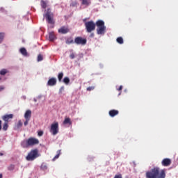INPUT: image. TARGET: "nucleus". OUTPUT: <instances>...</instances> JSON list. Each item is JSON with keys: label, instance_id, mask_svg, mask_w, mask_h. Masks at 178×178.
Returning <instances> with one entry per match:
<instances>
[{"label": "nucleus", "instance_id": "nucleus-1", "mask_svg": "<svg viewBox=\"0 0 178 178\" xmlns=\"http://www.w3.org/2000/svg\"><path fill=\"white\" fill-rule=\"evenodd\" d=\"M95 26H97V34L99 35H102L105 34V31H106V26H105V22L101 19H99L94 22V21H88L85 22V27L86 29L87 33H91L95 30Z\"/></svg>", "mask_w": 178, "mask_h": 178}, {"label": "nucleus", "instance_id": "nucleus-2", "mask_svg": "<svg viewBox=\"0 0 178 178\" xmlns=\"http://www.w3.org/2000/svg\"><path fill=\"white\" fill-rule=\"evenodd\" d=\"M166 173L165 170L159 169L158 167H155L146 172V178H165Z\"/></svg>", "mask_w": 178, "mask_h": 178}, {"label": "nucleus", "instance_id": "nucleus-3", "mask_svg": "<svg viewBox=\"0 0 178 178\" xmlns=\"http://www.w3.org/2000/svg\"><path fill=\"white\" fill-rule=\"evenodd\" d=\"M36 158H38V149L31 150L26 156V161H34Z\"/></svg>", "mask_w": 178, "mask_h": 178}, {"label": "nucleus", "instance_id": "nucleus-4", "mask_svg": "<svg viewBox=\"0 0 178 178\" xmlns=\"http://www.w3.org/2000/svg\"><path fill=\"white\" fill-rule=\"evenodd\" d=\"M47 22L49 24H54L55 21H54V14L51 12V9L48 8L46 14L44 15Z\"/></svg>", "mask_w": 178, "mask_h": 178}, {"label": "nucleus", "instance_id": "nucleus-5", "mask_svg": "<svg viewBox=\"0 0 178 178\" xmlns=\"http://www.w3.org/2000/svg\"><path fill=\"white\" fill-rule=\"evenodd\" d=\"M50 133H51L53 136H56V134L59 133V123L55 122L51 124Z\"/></svg>", "mask_w": 178, "mask_h": 178}, {"label": "nucleus", "instance_id": "nucleus-6", "mask_svg": "<svg viewBox=\"0 0 178 178\" xmlns=\"http://www.w3.org/2000/svg\"><path fill=\"white\" fill-rule=\"evenodd\" d=\"M38 144H40V140L35 138L31 137L26 140V147H33Z\"/></svg>", "mask_w": 178, "mask_h": 178}, {"label": "nucleus", "instance_id": "nucleus-7", "mask_svg": "<svg viewBox=\"0 0 178 178\" xmlns=\"http://www.w3.org/2000/svg\"><path fill=\"white\" fill-rule=\"evenodd\" d=\"M74 43L77 45H86V44H87V39L81 37H76L74 39Z\"/></svg>", "mask_w": 178, "mask_h": 178}, {"label": "nucleus", "instance_id": "nucleus-8", "mask_svg": "<svg viewBox=\"0 0 178 178\" xmlns=\"http://www.w3.org/2000/svg\"><path fill=\"white\" fill-rule=\"evenodd\" d=\"M70 31V29H69V27L63 26L58 29V33L60 34H67Z\"/></svg>", "mask_w": 178, "mask_h": 178}, {"label": "nucleus", "instance_id": "nucleus-9", "mask_svg": "<svg viewBox=\"0 0 178 178\" xmlns=\"http://www.w3.org/2000/svg\"><path fill=\"white\" fill-rule=\"evenodd\" d=\"M1 119L5 121V123H9L10 120L13 119V114H6L2 116Z\"/></svg>", "mask_w": 178, "mask_h": 178}, {"label": "nucleus", "instance_id": "nucleus-10", "mask_svg": "<svg viewBox=\"0 0 178 178\" xmlns=\"http://www.w3.org/2000/svg\"><path fill=\"white\" fill-rule=\"evenodd\" d=\"M162 166L168 167L172 165V160L170 159H163L161 161Z\"/></svg>", "mask_w": 178, "mask_h": 178}, {"label": "nucleus", "instance_id": "nucleus-11", "mask_svg": "<svg viewBox=\"0 0 178 178\" xmlns=\"http://www.w3.org/2000/svg\"><path fill=\"white\" fill-rule=\"evenodd\" d=\"M47 86L50 87H54V86H56V78H50L47 82Z\"/></svg>", "mask_w": 178, "mask_h": 178}, {"label": "nucleus", "instance_id": "nucleus-12", "mask_svg": "<svg viewBox=\"0 0 178 178\" xmlns=\"http://www.w3.org/2000/svg\"><path fill=\"white\" fill-rule=\"evenodd\" d=\"M108 115L111 117V118H115V116L119 115V111L118 110H111L108 113Z\"/></svg>", "mask_w": 178, "mask_h": 178}, {"label": "nucleus", "instance_id": "nucleus-13", "mask_svg": "<svg viewBox=\"0 0 178 178\" xmlns=\"http://www.w3.org/2000/svg\"><path fill=\"white\" fill-rule=\"evenodd\" d=\"M25 119H28L30 120L31 119V111L30 110H27L24 114Z\"/></svg>", "mask_w": 178, "mask_h": 178}, {"label": "nucleus", "instance_id": "nucleus-14", "mask_svg": "<svg viewBox=\"0 0 178 178\" xmlns=\"http://www.w3.org/2000/svg\"><path fill=\"white\" fill-rule=\"evenodd\" d=\"M19 51L22 54V55H23L24 56H27V50L26 49V48L22 47L19 49Z\"/></svg>", "mask_w": 178, "mask_h": 178}, {"label": "nucleus", "instance_id": "nucleus-15", "mask_svg": "<svg viewBox=\"0 0 178 178\" xmlns=\"http://www.w3.org/2000/svg\"><path fill=\"white\" fill-rule=\"evenodd\" d=\"M55 38H56V37L55 36V33H54V32H51L49 34V39L50 41H54L55 40Z\"/></svg>", "mask_w": 178, "mask_h": 178}, {"label": "nucleus", "instance_id": "nucleus-16", "mask_svg": "<svg viewBox=\"0 0 178 178\" xmlns=\"http://www.w3.org/2000/svg\"><path fill=\"white\" fill-rule=\"evenodd\" d=\"M63 124H72V120L69 118H65L63 121Z\"/></svg>", "mask_w": 178, "mask_h": 178}, {"label": "nucleus", "instance_id": "nucleus-17", "mask_svg": "<svg viewBox=\"0 0 178 178\" xmlns=\"http://www.w3.org/2000/svg\"><path fill=\"white\" fill-rule=\"evenodd\" d=\"M82 4L86 5V6H89V5H91V1L90 0H81Z\"/></svg>", "mask_w": 178, "mask_h": 178}, {"label": "nucleus", "instance_id": "nucleus-18", "mask_svg": "<svg viewBox=\"0 0 178 178\" xmlns=\"http://www.w3.org/2000/svg\"><path fill=\"white\" fill-rule=\"evenodd\" d=\"M63 81L65 84H66V86H67L69 83H70V79H69L67 76H65L64 77Z\"/></svg>", "mask_w": 178, "mask_h": 178}, {"label": "nucleus", "instance_id": "nucleus-19", "mask_svg": "<svg viewBox=\"0 0 178 178\" xmlns=\"http://www.w3.org/2000/svg\"><path fill=\"white\" fill-rule=\"evenodd\" d=\"M5 38V33H0V44H2L3 39Z\"/></svg>", "mask_w": 178, "mask_h": 178}, {"label": "nucleus", "instance_id": "nucleus-20", "mask_svg": "<svg viewBox=\"0 0 178 178\" xmlns=\"http://www.w3.org/2000/svg\"><path fill=\"white\" fill-rule=\"evenodd\" d=\"M8 128H9L8 122H4L3 124V130L4 131H6V130H8Z\"/></svg>", "mask_w": 178, "mask_h": 178}, {"label": "nucleus", "instance_id": "nucleus-21", "mask_svg": "<svg viewBox=\"0 0 178 178\" xmlns=\"http://www.w3.org/2000/svg\"><path fill=\"white\" fill-rule=\"evenodd\" d=\"M58 81L60 83L62 81V79H63V72L58 73Z\"/></svg>", "mask_w": 178, "mask_h": 178}, {"label": "nucleus", "instance_id": "nucleus-22", "mask_svg": "<svg viewBox=\"0 0 178 178\" xmlns=\"http://www.w3.org/2000/svg\"><path fill=\"white\" fill-rule=\"evenodd\" d=\"M23 126V122L19 120L16 125L17 129H20Z\"/></svg>", "mask_w": 178, "mask_h": 178}, {"label": "nucleus", "instance_id": "nucleus-23", "mask_svg": "<svg viewBox=\"0 0 178 178\" xmlns=\"http://www.w3.org/2000/svg\"><path fill=\"white\" fill-rule=\"evenodd\" d=\"M6 73H8V70H6V69H2L0 71L1 76H5V74H6Z\"/></svg>", "mask_w": 178, "mask_h": 178}, {"label": "nucleus", "instance_id": "nucleus-24", "mask_svg": "<svg viewBox=\"0 0 178 178\" xmlns=\"http://www.w3.org/2000/svg\"><path fill=\"white\" fill-rule=\"evenodd\" d=\"M118 44H123L124 41H123V38L122 37H118L116 40Z\"/></svg>", "mask_w": 178, "mask_h": 178}, {"label": "nucleus", "instance_id": "nucleus-25", "mask_svg": "<svg viewBox=\"0 0 178 178\" xmlns=\"http://www.w3.org/2000/svg\"><path fill=\"white\" fill-rule=\"evenodd\" d=\"M66 44H74V40H73V39H72V38H68L66 40Z\"/></svg>", "mask_w": 178, "mask_h": 178}, {"label": "nucleus", "instance_id": "nucleus-26", "mask_svg": "<svg viewBox=\"0 0 178 178\" xmlns=\"http://www.w3.org/2000/svg\"><path fill=\"white\" fill-rule=\"evenodd\" d=\"M41 6L43 8V9H45L47 8V3L44 1V0L41 1Z\"/></svg>", "mask_w": 178, "mask_h": 178}, {"label": "nucleus", "instance_id": "nucleus-27", "mask_svg": "<svg viewBox=\"0 0 178 178\" xmlns=\"http://www.w3.org/2000/svg\"><path fill=\"white\" fill-rule=\"evenodd\" d=\"M60 155V150H58L57 154L54 156V158L53 159V161H55V159H58Z\"/></svg>", "mask_w": 178, "mask_h": 178}, {"label": "nucleus", "instance_id": "nucleus-28", "mask_svg": "<svg viewBox=\"0 0 178 178\" xmlns=\"http://www.w3.org/2000/svg\"><path fill=\"white\" fill-rule=\"evenodd\" d=\"M43 59H44V57L42 56V55L39 54L38 56V62H41V60H43Z\"/></svg>", "mask_w": 178, "mask_h": 178}, {"label": "nucleus", "instance_id": "nucleus-29", "mask_svg": "<svg viewBox=\"0 0 178 178\" xmlns=\"http://www.w3.org/2000/svg\"><path fill=\"white\" fill-rule=\"evenodd\" d=\"M95 88V87L94 86H89L87 88V91H92Z\"/></svg>", "mask_w": 178, "mask_h": 178}, {"label": "nucleus", "instance_id": "nucleus-30", "mask_svg": "<svg viewBox=\"0 0 178 178\" xmlns=\"http://www.w3.org/2000/svg\"><path fill=\"white\" fill-rule=\"evenodd\" d=\"M65 91V86H61L59 89V94H62Z\"/></svg>", "mask_w": 178, "mask_h": 178}, {"label": "nucleus", "instance_id": "nucleus-31", "mask_svg": "<svg viewBox=\"0 0 178 178\" xmlns=\"http://www.w3.org/2000/svg\"><path fill=\"white\" fill-rule=\"evenodd\" d=\"M38 135L39 137H42V136L44 135V131H38Z\"/></svg>", "mask_w": 178, "mask_h": 178}, {"label": "nucleus", "instance_id": "nucleus-32", "mask_svg": "<svg viewBox=\"0 0 178 178\" xmlns=\"http://www.w3.org/2000/svg\"><path fill=\"white\" fill-rule=\"evenodd\" d=\"M29 122H30V120L26 119V121L24 122V126H27V124H29Z\"/></svg>", "mask_w": 178, "mask_h": 178}, {"label": "nucleus", "instance_id": "nucleus-33", "mask_svg": "<svg viewBox=\"0 0 178 178\" xmlns=\"http://www.w3.org/2000/svg\"><path fill=\"white\" fill-rule=\"evenodd\" d=\"M70 59H74V58H75L74 53L71 54L70 55Z\"/></svg>", "mask_w": 178, "mask_h": 178}, {"label": "nucleus", "instance_id": "nucleus-34", "mask_svg": "<svg viewBox=\"0 0 178 178\" xmlns=\"http://www.w3.org/2000/svg\"><path fill=\"white\" fill-rule=\"evenodd\" d=\"M114 178H122V174H120V175H116Z\"/></svg>", "mask_w": 178, "mask_h": 178}, {"label": "nucleus", "instance_id": "nucleus-35", "mask_svg": "<svg viewBox=\"0 0 178 178\" xmlns=\"http://www.w3.org/2000/svg\"><path fill=\"white\" fill-rule=\"evenodd\" d=\"M14 168H15V165H11L8 168L9 170H12V169H14Z\"/></svg>", "mask_w": 178, "mask_h": 178}, {"label": "nucleus", "instance_id": "nucleus-36", "mask_svg": "<svg viewBox=\"0 0 178 178\" xmlns=\"http://www.w3.org/2000/svg\"><path fill=\"white\" fill-rule=\"evenodd\" d=\"M123 90V86H120L118 88V91H122Z\"/></svg>", "mask_w": 178, "mask_h": 178}, {"label": "nucleus", "instance_id": "nucleus-37", "mask_svg": "<svg viewBox=\"0 0 178 178\" xmlns=\"http://www.w3.org/2000/svg\"><path fill=\"white\" fill-rule=\"evenodd\" d=\"M0 130H2V121L0 120Z\"/></svg>", "mask_w": 178, "mask_h": 178}, {"label": "nucleus", "instance_id": "nucleus-38", "mask_svg": "<svg viewBox=\"0 0 178 178\" xmlns=\"http://www.w3.org/2000/svg\"><path fill=\"white\" fill-rule=\"evenodd\" d=\"M2 90H3V86H0V91H2Z\"/></svg>", "mask_w": 178, "mask_h": 178}, {"label": "nucleus", "instance_id": "nucleus-39", "mask_svg": "<svg viewBox=\"0 0 178 178\" xmlns=\"http://www.w3.org/2000/svg\"><path fill=\"white\" fill-rule=\"evenodd\" d=\"M90 37H92V38L94 37V33H91Z\"/></svg>", "mask_w": 178, "mask_h": 178}, {"label": "nucleus", "instance_id": "nucleus-40", "mask_svg": "<svg viewBox=\"0 0 178 178\" xmlns=\"http://www.w3.org/2000/svg\"><path fill=\"white\" fill-rule=\"evenodd\" d=\"M3 154L0 152V156H2Z\"/></svg>", "mask_w": 178, "mask_h": 178}, {"label": "nucleus", "instance_id": "nucleus-41", "mask_svg": "<svg viewBox=\"0 0 178 178\" xmlns=\"http://www.w3.org/2000/svg\"><path fill=\"white\" fill-rule=\"evenodd\" d=\"M0 178H2V174H0Z\"/></svg>", "mask_w": 178, "mask_h": 178}, {"label": "nucleus", "instance_id": "nucleus-42", "mask_svg": "<svg viewBox=\"0 0 178 178\" xmlns=\"http://www.w3.org/2000/svg\"><path fill=\"white\" fill-rule=\"evenodd\" d=\"M83 22H86V19H83Z\"/></svg>", "mask_w": 178, "mask_h": 178}, {"label": "nucleus", "instance_id": "nucleus-43", "mask_svg": "<svg viewBox=\"0 0 178 178\" xmlns=\"http://www.w3.org/2000/svg\"><path fill=\"white\" fill-rule=\"evenodd\" d=\"M0 80H2V78H1V76H0Z\"/></svg>", "mask_w": 178, "mask_h": 178}]
</instances>
